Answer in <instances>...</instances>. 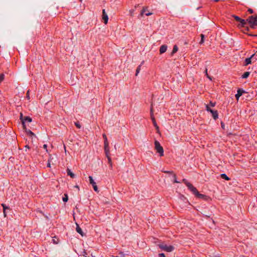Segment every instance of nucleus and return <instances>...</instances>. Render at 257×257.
I'll list each match as a JSON object with an SVG mask.
<instances>
[{
  "label": "nucleus",
  "mask_w": 257,
  "mask_h": 257,
  "mask_svg": "<svg viewBox=\"0 0 257 257\" xmlns=\"http://www.w3.org/2000/svg\"><path fill=\"white\" fill-rule=\"evenodd\" d=\"M155 147L157 151V152L159 153L160 157L164 156V149L161 146L160 143L156 141L155 142Z\"/></svg>",
  "instance_id": "nucleus-3"
},
{
  "label": "nucleus",
  "mask_w": 257,
  "mask_h": 257,
  "mask_svg": "<svg viewBox=\"0 0 257 257\" xmlns=\"http://www.w3.org/2000/svg\"><path fill=\"white\" fill-rule=\"evenodd\" d=\"M197 198L203 199L204 200H208L210 199V197L207 195L200 193L199 192L196 196Z\"/></svg>",
  "instance_id": "nucleus-10"
},
{
  "label": "nucleus",
  "mask_w": 257,
  "mask_h": 257,
  "mask_svg": "<svg viewBox=\"0 0 257 257\" xmlns=\"http://www.w3.org/2000/svg\"><path fill=\"white\" fill-rule=\"evenodd\" d=\"M167 49V46L165 45H162L160 48V53L163 54L165 53Z\"/></svg>",
  "instance_id": "nucleus-15"
},
{
  "label": "nucleus",
  "mask_w": 257,
  "mask_h": 257,
  "mask_svg": "<svg viewBox=\"0 0 257 257\" xmlns=\"http://www.w3.org/2000/svg\"><path fill=\"white\" fill-rule=\"evenodd\" d=\"M201 40L200 42V44H201L204 43V35L203 34H201Z\"/></svg>",
  "instance_id": "nucleus-27"
},
{
  "label": "nucleus",
  "mask_w": 257,
  "mask_h": 257,
  "mask_svg": "<svg viewBox=\"0 0 257 257\" xmlns=\"http://www.w3.org/2000/svg\"><path fill=\"white\" fill-rule=\"evenodd\" d=\"M239 22V24L237 26L239 28L245 27L247 24V23H248L246 20H244L242 19H241Z\"/></svg>",
  "instance_id": "nucleus-12"
},
{
  "label": "nucleus",
  "mask_w": 257,
  "mask_h": 257,
  "mask_svg": "<svg viewBox=\"0 0 257 257\" xmlns=\"http://www.w3.org/2000/svg\"><path fill=\"white\" fill-rule=\"evenodd\" d=\"M159 257H165V255L164 253H160L159 254Z\"/></svg>",
  "instance_id": "nucleus-43"
},
{
  "label": "nucleus",
  "mask_w": 257,
  "mask_h": 257,
  "mask_svg": "<svg viewBox=\"0 0 257 257\" xmlns=\"http://www.w3.org/2000/svg\"><path fill=\"white\" fill-rule=\"evenodd\" d=\"M182 182L186 184V185L188 187V183H190L189 182L187 181V180L186 179H183L182 180Z\"/></svg>",
  "instance_id": "nucleus-34"
},
{
  "label": "nucleus",
  "mask_w": 257,
  "mask_h": 257,
  "mask_svg": "<svg viewBox=\"0 0 257 257\" xmlns=\"http://www.w3.org/2000/svg\"><path fill=\"white\" fill-rule=\"evenodd\" d=\"M145 12V7H143L141 10L140 16L142 17L143 16L144 13Z\"/></svg>",
  "instance_id": "nucleus-37"
},
{
  "label": "nucleus",
  "mask_w": 257,
  "mask_h": 257,
  "mask_svg": "<svg viewBox=\"0 0 257 257\" xmlns=\"http://www.w3.org/2000/svg\"><path fill=\"white\" fill-rule=\"evenodd\" d=\"M62 199L64 202H66L68 201V196L67 194H64V197H63Z\"/></svg>",
  "instance_id": "nucleus-24"
},
{
  "label": "nucleus",
  "mask_w": 257,
  "mask_h": 257,
  "mask_svg": "<svg viewBox=\"0 0 257 257\" xmlns=\"http://www.w3.org/2000/svg\"><path fill=\"white\" fill-rule=\"evenodd\" d=\"M43 148L46 150V152L49 153L48 150L47 149V145L46 144H44Z\"/></svg>",
  "instance_id": "nucleus-39"
},
{
  "label": "nucleus",
  "mask_w": 257,
  "mask_h": 257,
  "mask_svg": "<svg viewBox=\"0 0 257 257\" xmlns=\"http://www.w3.org/2000/svg\"><path fill=\"white\" fill-rule=\"evenodd\" d=\"M51 157H52V156L51 155H50V158L48 160V164H47L48 167H50V159L51 158Z\"/></svg>",
  "instance_id": "nucleus-38"
},
{
  "label": "nucleus",
  "mask_w": 257,
  "mask_h": 257,
  "mask_svg": "<svg viewBox=\"0 0 257 257\" xmlns=\"http://www.w3.org/2000/svg\"><path fill=\"white\" fill-rule=\"evenodd\" d=\"M205 75H206V76L207 77V78H208L210 80H212V78L211 76H210L208 73H207V69L206 68L205 69Z\"/></svg>",
  "instance_id": "nucleus-31"
},
{
  "label": "nucleus",
  "mask_w": 257,
  "mask_h": 257,
  "mask_svg": "<svg viewBox=\"0 0 257 257\" xmlns=\"http://www.w3.org/2000/svg\"><path fill=\"white\" fill-rule=\"evenodd\" d=\"M158 245L159 247L161 248L162 250L167 252H171L173 251L175 249L174 246L171 245H167V244L164 243H160Z\"/></svg>",
  "instance_id": "nucleus-2"
},
{
  "label": "nucleus",
  "mask_w": 257,
  "mask_h": 257,
  "mask_svg": "<svg viewBox=\"0 0 257 257\" xmlns=\"http://www.w3.org/2000/svg\"><path fill=\"white\" fill-rule=\"evenodd\" d=\"M27 98H28V99H30V96H29V90L27 92Z\"/></svg>",
  "instance_id": "nucleus-45"
},
{
  "label": "nucleus",
  "mask_w": 257,
  "mask_h": 257,
  "mask_svg": "<svg viewBox=\"0 0 257 257\" xmlns=\"http://www.w3.org/2000/svg\"><path fill=\"white\" fill-rule=\"evenodd\" d=\"M246 21H247V22L251 29H256L257 27V14L248 17L246 19Z\"/></svg>",
  "instance_id": "nucleus-1"
},
{
  "label": "nucleus",
  "mask_w": 257,
  "mask_h": 257,
  "mask_svg": "<svg viewBox=\"0 0 257 257\" xmlns=\"http://www.w3.org/2000/svg\"><path fill=\"white\" fill-rule=\"evenodd\" d=\"M247 11L250 14H253V10L252 9H250V8L248 9Z\"/></svg>",
  "instance_id": "nucleus-41"
},
{
  "label": "nucleus",
  "mask_w": 257,
  "mask_h": 257,
  "mask_svg": "<svg viewBox=\"0 0 257 257\" xmlns=\"http://www.w3.org/2000/svg\"><path fill=\"white\" fill-rule=\"evenodd\" d=\"M232 17L234 18V20L237 22H239L240 20L241 19L240 17H239L237 16L236 15H232Z\"/></svg>",
  "instance_id": "nucleus-25"
},
{
  "label": "nucleus",
  "mask_w": 257,
  "mask_h": 257,
  "mask_svg": "<svg viewBox=\"0 0 257 257\" xmlns=\"http://www.w3.org/2000/svg\"><path fill=\"white\" fill-rule=\"evenodd\" d=\"M251 55L253 56V57H254V56L255 57H257V51L254 54H253Z\"/></svg>",
  "instance_id": "nucleus-46"
},
{
  "label": "nucleus",
  "mask_w": 257,
  "mask_h": 257,
  "mask_svg": "<svg viewBox=\"0 0 257 257\" xmlns=\"http://www.w3.org/2000/svg\"><path fill=\"white\" fill-rule=\"evenodd\" d=\"M249 74H250V72H248V71L245 72L242 74L241 77H242V78H243V79L247 78L249 76Z\"/></svg>",
  "instance_id": "nucleus-22"
},
{
  "label": "nucleus",
  "mask_w": 257,
  "mask_h": 257,
  "mask_svg": "<svg viewBox=\"0 0 257 257\" xmlns=\"http://www.w3.org/2000/svg\"><path fill=\"white\" fill-rule=\"evenodd\" d=\"M76 231L79 233V234H80L82 236H83V231L81 229V228L79 227V226L77 224V227H76Z\"/></svg>",
  "instance_id": "nucleus-19"
},
{
  "label": "nucleus",
  "mask_w": 257,
  "mask_h": 257,
  "mask_svg": "<svg viewBox=\"0 0 257 257\" xmlns=\"http://www.w3.org/2000/svg\"><path fill=\"white\" fill-rule=\"evenodd\" d=\"M104 148L106 156L110 155L108 142L104 143Z\"/></svg>",
  "instance_id": "nucleus-11"
},
{
  "label": "nucleus",
  "mask_w": 257,
  "mask_h": 257,
  "mask_svg": "<svg viewBox=\"0 0 257 257\" xmlns=\"http://www.w3.org/2000/svg\"><path fill=\"white\" fill-rule=\"evenodd\" d=\"M4 78H5L4 74H1L0 75V82H1L2 81H3L4 80Z\"/></svg>",
  "instance_id": "nucleus-35"
},
{
  "label": "nucleus",
  "mask_w": 257,
  "mask_h": 257,
  "mask_svg": "<svg viewBox=\"0 0 257 257\" xmlns=\"http://www.w3.org/2000/svg\"><path fill=\"white\" fill-rule=\"evenodd\" d=\"M163 172H164L167 174H171L173 175L174 172L171 171H162Z\"/></svg>",
  "instance_id": "nucleus-32"
},
{
  "label": "nucleus",
  "mask_w": 257,
  "mask_h": 257,
  "mask_svg": "<svg viewBox=\"0 0 257 257\" xmlns=\"http://www.w3.org/2000/svg\"><path fill=\"white\" fill-rule=\"evenodd\" d=\"M152 14V13L149 12V11L148 10V7H146V16H150Z\"/></svg>",
  "instance_id": "nucleus-28"
},
{
  "label": "nucleus",
  "mask_w": 257,
  "mask_h": 257,
  "mask_svg": "<svg viewBox=\"0 0 257 257\" xmlns=\"http://www.w3.org/2000/svg\"><path fill=\"white\" fill-rule=\"evenodd\" d=\"M74 187H75V188H77L78 190H79V186H78V185H75V186H74Z\"/></svg>",
  "instance_id": "nucleus-48"
},
{
  "label": "nucleus",
  "mask_w": 257,
  "mask_h": 257,
  "mask_svg": "<svg viewBox=\"0 0 257 257\" xmlns=\"http://www.w3.org/2000/svg\"><path fill=\"white\" fill-rule=\"evenodd\" d=\"M24 117H23V115L22 113H20V119L21 120L22 122H23V120H24Z\"/></svg>",
  "instance_id": "nucleus-40"
},
{
  "label": "nucleus",
  "mask_w": 257,
  "mask_h": 257,
  "mask_svg": "<svg viewBox=\"0 0 257 257\" xmlns=\"http://www.w3.org/2000/svg\"><path fill=\"white\" fill-rule=\"evenodd\" d=\"M32 121V119L30 116L24 117V120H23V122H22V125H23V128L24 129L26 128V126L25 124L26 122H31Z\"/></svg>",
  "instance_id": "nucleus-8"
},
{
  "label": "nucleus",
  "mask_w": 257,
  "mask_h": 257,
  "mask_svg": "<svg viewBox=\"0 0 257 257\" xmlns=\"http://www.w3.org/2000/svg\"><path fill=\"white\" fill-rule=\"evenodd\" d=\"M214 2H219L220 0H213Z\"/></svg>",
  "instance_id": "nucleus-50"
},
{
  "label": "nucleus",
  "mask_w": 257,
  "mask_h": 257,
  "mask_svg": "<svg viewBox=\"0 0 257 257\" xmlns=\"http://www.w3.org/2000/svg\"><path fill=\"white\" fill-rule=\"evenodd\" d=\"M257 60V57H253V58L251 59V61H252L253 62L256 61Z\"/></svg>",
  "instance_id": "nucleus-44"
},
{
  "label": "nucleus",
  "mask_w": 257,
  "mask_h": 257,
  "mask_svg": "<svg viewBox=\"0 0 257 257\" xmlns=\"http://www.w3.org/2000/svg\"><path fill=\"white\" fill-rule=\"evenodd\" d=\"M106 157L107 158L108 163V164L109 165L110 169L111 170L112 169V163L111 159V158L110 157V155L106 156Z\"/></svg>",
  "instance_id": "nucleus-17"
},
{
  "label": "nucleus",
  "mask_w": 257,
  "mask_h": 257,
  "mask_svg": "<svg viewBox=\"0 0 257 257\" xmlns=\"http://www.w3.org/2000/svg\"><path fill=\"white\" fill-rule=\"evenodd\" d=\"M210 112L212 113V116L215 120L218 118V113L217 110H212Z\"/></svg>",
  "instance_id": "nucleus-14"
},
{
  "label": "nucleus",
  "mask_w": 257,
  "mask_h": 257,
  "mask_svg": "<svg viewBox=\"0 0 257 257\" xmlns=\"http://www.w3.org/2000/svg\"><path fill=\"white\" fill-rule=\"evenodd\" d=\"M220 177L221 178H222L226 181L230 180V178L229 177H228L225 174H221L220 175Z\"/></svg>",
  "instance_id": "nucleus-18"
},
{
  "label": "nucleus",
  "mask_w": 257,
  "mask_h": 257,
  "mask_svg": "<svg viewBox=\"0 0 257 257\" xmlns=\"http://www.w3.org/2000/svg\"><path fill=\"white\" fill-rule=\"evenodd\" d=\"M221 127H222V128H223V127H224V123H223L222 122H221Z\"/></svg>",
  "instance_id": "nucleus-49"
},
{
  "label": "nucleus",
  "mask_w": 257,
  "mask_h": 257,
  "mask_svg": "<svg viewBox=\"0 0 257 257\" xmlns=\"http://www.w3.org/2000/svg\"><path fill=\"white\" fill-rule=\"evenodd\" d=\"M245 93V91L242 89L239 88L237 90V93L235 94V96L236 99L238 100L239 98L242 95L243 93Z\"/></svg>",
  "instance_id": "nucleus-9"
},
{
  "label": "nucleus",
  "mask_w": 257,
  "mask_h": 257,
  "mask_svg": "<svg viewBox=\"0 0 257 257\" xmlns=\"http://www.w3.org/2000/svg\"><path fill=\"white\" fill-rule=\"evenodd\" d=\"M173 178L174 179V183H181L180 181H178L177 180V177H176V175L175 174H173Z\"/></svg>",
  "instance_id": "nucleus-26"
},
{
  "label": "nucleus",
  "mask_w": 257,
  "mask_h": 257,
  "mask_svg": "<svg viewBox=\"0 0 257 257\" xmlns=\"http://www.w3.org/2000/svg\"><path fill=\"white\" fill-rule=\"evenodd\" d=\"M67 173L68 176H70L72 178H74L75 175L69 169H67Z\"/></svg>",
  "instance_id": "nucleus-20"
},
{
  "label": "nucleus",
  "mask_w": 257,
  "mask_h": 257,
  "mask_svg": "<svg viewBox=\"0 0 257 257\" xmlns=\"http://www.w3.org/2000/svg\"><path fill=\"white\" fill-rule=\"evenodd\" d=\"M89 183L90 184L92 185V187H93V188L94 189V190L96 192H99V190H98V187L96 185V183L95 182V181L93 180V178L91 176H89Z\"/></svg>",
  "instance_id": "nucleus-4"
},
{
  "label": "nucleus",
  "mask_w": 257,
  "mask_h": 257,
  "mask_svg": "<svg viewBox=\"0 0 257 257\" xmlns=\"http://www.w3.org/2000/svg\"><path fill=\"white\" fill-rule=\"evenodd\" d=\"M75 126L78 128H81V125L80 124V123L78 122V121H76L75 122Z\"/></svg>",
  "instance_id": "nucleus-33"
},
{
  "label": "nucleus",
  "mask_w": 257,
  "mask_h": 257,
  "mask_svg": "<svg viewBox=\"0 0 257 257\" xmlns=\"http://www.w3.org/2000/svg\"><path fill=\"white\" fill-rule=\"evenodd\" d=\"M244 29V30H243V32L244 33V34H247L248 36H252V37H256L257 36V34L256 35H253V34H249V33H247L246 32H248L249 31V29L248 27H243Z\"/></svg>",
  "instance_id": "nucleus-16"
},
{
  "label": "nucleus",
  "mask_w": 257,
  "mask_h": 257,
  "mask_svg": "<svg viewBox=\"0 0 257 257\" xmlns=\"http://www.w3.org/2000/svg\"><path fill=\"white\" fill-rule=\"evenodd\" d=\"M102 137H103V138L104 139V143H107L108 142V141H107V137H106V136L105 134H103L102 135Z\"/></svg>",
  "instance_id": "nucleus-29"
},
{
  "label": "nucleus",
  "mask_w": 257,
  "mask_h": 257,
  "mask_svg": "<svg viewBox=\"0 0 257 257\" xmlns=\"http://www.w3.org/2000/svg\"><path fill=\"white\" fill-rule=\"evenodd\" d=\"M102 18L104 23L105 24H106L108 22V16H107V14L106 13L104 9L102 10Z\"/></svg>",
  "instance_id": "nucleus-7"
},
{
  "label": "nucleus",
  "mask_w": 257,
  "mask_h": 257,
  "mask_svg": "<svg viewBox=\"0 0 257 257\" xmlns=\"http://www.w3.org/2000/svg\"><path fill=\"white\" fill-rule=\"evenodd\" d=\"M209 104L211 106L214 107L215 105V102H213L212 101H210Z\"/></svg>",
  "instance_id": "nucleus-42"
},
{
  "label": "nucleus",
  "mask_w": 257,
  "mask_h": 257,
  "mask_svg": "<svg viewBox=\"0 0 257 257\" xmlns=\"http://www.w3.org/2000/svg\"><path fill=\"white\" fill-rule=\"evenodd\" d=\"M2 206H3V210H4V216H6V209H9V208L8 207H7L6 206V205H5V204H2Z\"/></svg>",
  "instance_id": "nucleus-23"
},
{
  "label": "nucleus",
  "mask_w": 257,
  "mask_h": 257,
  "mask_svg": "<svg viewBox=\"0 0 257 257\" xmlns=\"http://www.w3.org/2000/svg\"><path fill=\"white\" fill-rule=\"evenodd\" d=\"M253 58V56L252 55L250 56V57L247 58L245 59L244 62V66H247L248 64H250L251 63V59Z\"/></svg>",
  "instance_id": "nucleus-13"
},
{
  "label": "nucleus",
  "mask_w": 257,
  "mask_h": 257,
  "mask_svg": "<svg viewBox=\"0 0 257 257\" xmlns=\"http://www.w3.org/2000/svg\"><path fill=\"white\" fill-rule=\"evenodd\" d=\"M142 64V63L141 64ZM142 65H140L138 67L137 70H136V75L137 76L138 74H139L140 71V68L141 67Z\"/></svg>",
  "instance_id": "nucleus-30"
},
{
  "label": "nucleus",
  "mask_w": 257,
  "mask_h": 257,
  "mask_svg": "<svg viewBox=\"0 0 257 257\" xmlns=\"http://www.w3.org/2000/svg\"><path fill=\"white\" fill-rule=\"evenodd\" d=\"M151 111V119L152 120L153 124L155 126L157 130H158L159 129V126H158V125L157 124L155 118V117L154 116V115H153V109L152 106L151 107V111Z\"/></svg>",
  "instance_id": "nucleus-6"
},
{
  "label": "nucleus",
  "mask_w": 257,
  "mask_h": 257,
  "mask_svg": "<svg viewBox=\"0 0 257 257\" xmlns=\"http://www.w3.org/2000/svg\"><path fill=\"white\" fill-rule=\"evenodd\" d=\"M80 2H82V0H79Z\"/></svg>",
  "instance_id": "nucleus-51"
},
{
  "label": "nucleus",
  "mask_w": 257,
  "mask_h": 257,
  "mask_svg": "<svg viewBox=\"0 0 257 257\" xmlns=\"http://www.w3.org/2000/svg\"><path fill=\"white\" fill-rule=\"evenodd\" d=\"M188 189L193 193V194L195 195V196L198 194L199 192L197 189L193 186V185L191 183H188Z\"/></svg>",
  "instance_id": "nucleus-5"
},
{
  "label": "nucleus",
  "mask_w": 257,
  "mask_h": 257,
  "mask_svg": "<svg viewBox=\"0 0 257 257\" xmlns=\"http://www.w3.org/2000/svg\"><path fill=\"white\" fill-rule=\"evenodd\" d=\"M29 134H30V135H31L32 136H34V135H34V134L32 131H30V130L29 131Z\"/></svg>",
  "instance_id": "nucleus-47"
},
{
  "label": "nucleus",
  "mask_w": 257,
  "mask_h": 257,
  "mask_svg": "<svg viewBox=\"0 0 257 257\" xmlns=\"http://www.w3.org/2000/svg\"><path fill=\"white\" fill-rule=\"evenodd\" d=\"M206 109L208 112H211L213 109H211L208 105H206Z\"/></svg>",
  "instance_id": "nucleus-36"
},
{
  "label": "nucleus",
  "mask_w": 257,
  "mask_h": 257,
  "mask_svg": "<svg viewBox=\"0 0 257 257\" xmlns=\"http://www.w3.org/2000/svg\"><path fill=\"white\" fill-rule=\"evenodd\" d=\"M178 46L176 45H174L173 47V50L171 52V55H173L174 54L176 53L178 51Z\"/></svg>",
  "instance_id": "nucleus-21"
}]
</instances>
